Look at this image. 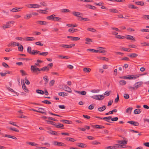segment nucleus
I'll list each match as a JSON object with an SVG mask.
<instances>
[{"label":"nucleus","instance_id":"f257e3e1","mask_svg":"<svg viewBox=\"0 0 149 149\" xmlns=\"http://www.w3.org/2000/svg\"><path fill=\"white\" fill-rule=\"evenodd\" d=\"M31 70L32 73L38 74V71H40V69L37 68L35 65H32L31 67Z\"/></svg>","mask_w":149,"mask_h":149},{"label":"nucleus","instance_id":"f03ea898","mask_svg":"<svg viewBox=\"0 0 149 149\" xmlns=\"http://www.w3.org/2000/svg\"><path fill=\"white\" fill-rule=\"evenodd\" d=\"M123 147V145L116 144L113 146H110L105 148V149H115Z\"/></svg>","mask_w":149,"mask_h":149},{"label":"nucleus","instance_id":"7ed1b4c3","mask_svg":"<svg viewBox=\"0 0 149 149\" xmlns=\"http://www.w3.org/2000/svg\"><path fill=\"white\" fill-rule=\"evenodd\" d=\"M53 144L55 146H66L65 144L64 143L56 141L53 142Z\"/></svg>","mask_w":149,"mask_h":149},{"label":"nucleus","instance_id":"20e7f679","mask_svg":"<svg viewBox=\"0 0 149 149\" xmlns=\"http://www.w3.org/2000/svg\"><path fill=\"white\" fill-rule=\"evenodd\" d=\"M41 7L40 5L37 4H30L28 5L27 7L29 8H39Z\"/></svg>","mask_w":149,"mask_h":149},{"label":"nucleus","instance_id":"39448f33","mask_svg":"<svg viewBox=\"0 0 149 149\" xmlns=\"http://www.w3.org/2000/svg\"><path fill=\"white\" fill-rule=\"evenodd\" d=\"M62 89L70 93L72 92L71 89L68 86L65 85H63L62 86Z\"/></svg>","mask_w":149,"mask_h":149},{"label":"nucleus","instance_id":"423d86ee","mask_svg":"<svg viewBox=\"0 0 149 149\" xmlns=\"http://www.w3.org/2000/svg\"><path fill=\"white\" fill-rule=\"evenodd\" d=\"M22 86L23 89L24 90L25 92L29 93V91L26 87V85L24 82V79H22Z\"/></svg>","mask_w":149,"mask_h":149},{"label":"nucleus","instance_id":"0eeeda50","mask_svg":"<svg viewBox=\"0 0 149 149\" xmlns=\"http://www.w3.org/2000/svg\"><path fill=\"white\" fill-rule=\"evenodd\" d=\"M74 44H72L70 45H66L62 44L60 45V47H62L65 48H71L73 46H75Z\"/></svg>","mask_w":149,"mask_h":149},{"label":"nucleus","instance_id":"6e6552de","mask_svg":"<svg viewBox=\"0 0 149 149\" xmlns=\"http://www.w3.org/2000/svg\"><path fill=\"white\" fill-rule=\"evenodd\" d=\"M0 135H2L3 136H4L5 137L11 138L13 139H17V138H16L15 136H11L10 135H9L8 134H5L4 136V134L3 133L1 132H0Z\"/></svg>","mask_w":149,"mask_h":149},{"label":"nucleus","instance_id":"1a4fd4ad","mask_svg":"<svg viewBox=\"0 0 149 149\" xmlns=\"http://www.w3.org/2000/svg\"><path fill=\"white\" fill-rule=\"evenodd\" d=\"M127 123L130 124L135 126H138L139 125V123L137 122L134 121H129L127 122Z\"/></svg>","mask_w":149,"mask_h":149},{"label":"nucleus","instance_id":"9d476101","mask_svg":"<svg viewBox=\"0 0 149 149\" xmlns=\"http://www.w3.org/2000/svg\"><path fill=\"white\" fill-rule=\"evenodd\" d=\"M99 52L104 53L107 52L105 48L103 47H99L98 48Z\"/></svg>","mask_w":149,"mask_h":149},{"label":"nucleus","instance_id":"9b49d317","mask_svg":"<svg viewBox=\"0 0 149 149\" xmlns=\"http://www.w3.org/2000/svg\"><path fill=\"white\" fill-rule=\"evenodd\" d=\"M142 84L143 82L142 81H139L136 83L134 84V86L135 87V88L137 89L138 88L140 87Z\"/></svg>","mask_w":149,"mask_h":149},{"label":"nucleus","instance_id":"f8f14e48","mask_svg":"<svg viewBox=\"0 0 149 149\" xmlns=\"http://www.w3.org/2000/svg\"><path fill=\"white\" fill-rule=\"evenodd\" d=\"M127 79H135L136 78L139 77V76H134L133 75H128Z\"/></svg>","mask_w":149,"mask_h":149},{"label":"nucleus","instance_id":"ddd939ff","mask_svg":"<svg viewBox=\"0 0 149 149\" xmlns=\"http://www.w3.org/2000/svg\"><path fill=\"white\" fill-rule=\"evenodd\" d=\"M23 8H15L10 10V11L13 12H16L20 11V9H22Z\"/></svg>","mask_w":149,"mask_h":149},{"label":"nucleus","instance_id":"4468645a","mask_svg":"<svg viewBox=\"0 0 149 149\" xmlns=\"http://www.w3.org/2000/svg\"><path fill=\"white\" fill-rule=\"evenodd\" d=\"M55 15H55L53 14L50 16L47 17L46 18L49 20H52L54 21V19L55 17L54 16Z\"/></svg>","mask_w":149,"mask_h":149},{"label":"nucleus","instance_id":"2eb2a0df","mask_svg":"<svg viewBox=\"0 0 149 149\" xmlns=\"http://www.w3.org/2000/svg\"><path fill=\"white\" fill-rule=\"evenodd\" d=\"M45 111H46L45 110L42 108H40L38 109V112L46 115V113L45 112Z\"/></svg>","mask_w":149,"mask_h":149},{"label":"nucleus","instance_id":"dca6fc26","mask_svg":"<svg viewBox=\"0 0 149 149\" xmlns=\"http://www.w3.org/2000/svg\"><path fill=\"white\" fill-rule=\"evenodd\" d=\"M77 146L82 148H85L86 146V145L85 144L82 143H78L77 144Z\"/></svg>","mask_w":149,"mask_h":149},{"label":"nucleus","instance_id":"f3484780","mask_svg":"<svg viewBox=\"0 0 149 149\" xmlns=\"http://www.w3.org/2000/svg\"><path fill=\"white\" fill-rule=\"evenodd\" d=\"M55 127L58 128H61V129H64V125L61 124V123H58V125H56V124H55Z\"/></svg>","mask_w":149,"mask_h":149},{"label":"nucleus","instance_id":"a211bd4d","mask_svg":"<svg viewBox=\"0 0 149 149\" xmlns=\"http://www.w3.org/2000/svg\"><path fill=\"white\" fill-rule=\"evenodd\" d=\"M49 68L48 66H45L41 68H40V71H45L46 70L48 71L49 70Z\"/></svg>","mask_w":149,"mask_h":149},{"label":"nucleus","instance_id":"6ab92c4d","mask_svg":"<svg viewBox=\"0 0 149 149\" xmlns=\"http://www.w3.org/2000/svg\"><path fill=\"white\" fill-rule=\"evenodd\" d=\"M72 14L74 16L76 17H80L81 16H79L80 15H82V13L77 12H73L72 13Z\"/></svg>","mask_w":149,"mask_h":149},{"label":"nucleus","instance_id":"aec40b11","mask_svg":"<svg viewBox=\"0 0 149 149\" xmlns=\"http://www.w3.org/2000/svg\"><path fill=\"white\" fill-rule=\"evenodd\" d=\"M127 56L130 58H135L138 56V54L136 53H131L128 55Z\"/></svg>","mask_w":149,"mask_h":149},{"label":"nucleus","instance_id":"412c9836","mask_svg":"<svg viewBox=\"0 0 149 149\" xmlns=\"http://www.w3.org/2000/svg\"><path fill=\"white\" fill-rule=\"evenodd\" d=\"M106 108V107L105 105H103L101 107H99L98 109V110L99 111H102L104 110Z\"/></svg>","mask_w":149,"mask_h":149},{"label":"nucleus","instance_id":"4be33fe9","mask_svg":"<svg viewBox=\"0 0 149 149\" xmlns=\"http://www.w3.org/2000/svg\"><path fill=\"white\" fill-rule=\"evenodd\" d=\"M49 10L48 8H45V10H39V12L40 13L42 14H47L48 12L46 11L47 10Z\"/></svg>","mask_w":149,"mask_h":149},{"label":"nucleus","instance_id":"5701e85b","mask_svg":"<svg viewBox=\"0 0 149 149\" xmlns=\"http://www.w3.org/2000/svg\"><path fill=\"white\" fill-rule=\"evenodd\" d=\"M128 7L130 8L135 9L137 10L138 9V7H136L133 5L130 4H128Z\"/></svg>","mask_w":149,"mask_h":149},{"label":"nucleus","instance_id":"b1692460","mask_svg":"<svg viewBox=\"0 0 149 149\" xmlns=\"http://www.w3.org/2000/svg\"><path fill=\"white\" fill-rule=\"evenodd\" d=\"M25 40L26 41H31L35 40V39L33 37H27L25 38Z\"/></svg>","mask_w":149,"mask_h":149},{"label":"nucleus","instance_id":"393cba45","mask_svg":"<svg viewBox=\"0 0 149 149\" xmlns=\"http://www.w3.org/2000/svg\"><path fill=\"white\" fill-rule=\"evenodd\" d=\"M111 118L112 117L111 116H109V117H106L103 118L102 119L108 122L111 123L109 121V120L111 119Z\"/></svg>","mask_w":149,"mask_h":149},{"label":"nucleus","instance_id":"a878e982","mask_svg":"<svg viewBox=\"0 0 149 149\" xmlns=\"http://www.w3.org/2000/svg\"><path fill=\"white\" fill-rule=\"evenodd\" d=\"M85 40L86 41V42H85V43L86 44H90V42H93V41H92V39L88 38H86L85 39Z\"/></svg>","mask_w":149,"mask_h":149},{"label":"nucleus","instance_id":"bb28decb","mask_svg":"<svg viewBox=\"0 0 149 149\" xmlns=\"http://www.w3.org/2000/svg\"><path fill=\"white\" fill-rule=\"evenodd\" d=\"M120 49L122 50H123L124 51L128 52H130L131 50V49L130 48H124L123 47H121L120 48Z\"/></svg>","mask_w":149,"mask_h":149},{"label":"nucleus","instance_id":"cd10ccee","mask_svg":"<svg viewBox=\"0 0 149 149\" xmlns=\"http://www.w3.org/2000/svg\"><path fill=\"white\" fill-rule=\"evenodd\" d=\"M126 39L128 40H131L135 41V38L133 36L130 35H127Z\"/></svg>","mask_w":149,"mask_h":149},{"label":"nucleus","instance_id":"c85d7f7f","mask_svg":"<svg viewBox=\"0 0 149 149\" xmlns=\"http://www.w3.org/2000/svg\"><path fill=\"white\" fill-rule=\"evenodd\" d=\"M141 111V110L139 109H135L134 111V113L135 114H138L140 113Z\"/></svg>","mask_w":149,"mask_h":149},{"label":"nucleus","instance_id":"c756f323","mask_svg":"<svg viewBox=\"0 0 149 149\" xmlns=\"http://www.w3.org/2000/svg\"><path fill=\"white\" fill-rule=\"evenodd\" d=\"M60 121L61 122H63L65 123L66 124H71L72 123V121L70 120H60Z\"/></svg>","mask_w":149,"mask_h":149},{"label":"nucleus","instance_id":"7c9ffc66","mask_svg":"<svg viewBox=\"0 0 149 149\" xmlns=\"http://www.w3.org/2000/svg\"><path fill=\"white\" fill-rule=\"evenodd\" d=\"M135 3L137 5H139L141 6H143L144 4V2L141 1L136 2H135Z\"/></svg>","mask_w":149,"mask_h":149},{"label":"nucleus","instance_id":"2f4dec72","mask_svg":"<svg viewBox=\"0 0 149 149\" xmlns=\"http://www.w3.org/2000/svg\"><path fill=\"white\" fill-rule=\"evenodd\" d=\"M58 95L59 96L64 97L67 96L68 94L64 92H60L58 93Z\"/></svg>","mask_w":149,"mask_h":149},{"label":"nucleus","instance_id":"473e14b6","mask_svg":"<svg viewBox=\"0 0 149 149\" xmlns=\"http://www.w3.org/2000/svg\"><path fill=\"white\" fill-rule=\"evenodd\" d=\"M133 108L132 107H129L127 108L126 110V112L129 114L131 113Z\"/></svg>","mask_w":149,"mask_h":149},{"label":"nucleus","instance_id":"72a5a7b5","mask_svg":"<svg viewBox=\"0 0 149 149\" xmlns=\"http://www.w3.org/2000/svg\"><path fill=\"white\" fill-rule=\"evenodd\" d=\"M117 110L116 109H114L113 110H112L111 111H109V112L106 113L105 114L106 115H108L109 114H113V112H117Z\"/></svg>","mask_w":149,"mask_h":149},{"label":"nucleus","instance_id":"f704fd0d","mask_svg":"<svg viewBox=\"0 0 149 149\" xmlns=\"http://www.w3.org/2000/svg\"><path fill=\"white\" fill-rule=\"evenodd\" d=\"M11 26L9 25H8V24H7V22L5 24H4L2 26V28L3 29H6L8 28H10Z\"/></svg>","mask_w":149,"mask_h":149},{"label":"nucleus","instance_id":"c9c22d12","mask_svg":"<svg viewBox=\"0 0 149 149\" xmlns=\"http://www.w3.org/2000/svg\"><path fill=\"white\" fill-rule=\"evenodd\" d=\"M118 143H119L122 144L123 146L124 144H126L127 143V141L125 140L123 141H118ZM123 148H124L123 147Z\"/></svg>","mask_w":149,"mask_h":149},{"label":"nucleus","instance_id":"e433bc0d","mask_svg":"<svg viewBox=\"0 0 149 149\" xmlns=\"http://www.w3.org/2000/svg\"><path fill=\"white\" fill-rule=\"evenodd\" d=\"M78 31V29H70L68 30V31L69 32L72 33H73L75 32H77Z\"/></svg>","mask_w":149,"mask_h":149},{"label":"nucleus","instance_id":"4c0bfd02","mask_svg":"<svg viewBox=\"0 0 149 149\" xmlns=\"http://www.w3.org/2000/svg\"><path fill=\"white\" fill-rule=\"evenodd\" d=\"M91 97L94 99H95L96 100H101V99H102L101 98H99V95H98L92 96H91Z\"/></svg>","mask_w":149,"mask_h":149},{"label":"nucleus","instance_id":"58836bf2","mask_svg":"<svg viewBox=\"0 0 149 149\" xmlns=\"http://www.w3.org/2000/svg\"><path fill=\"white\" fill-rule=\"evenodd\" d=\"M40 52L38 51H37L36 50H33V52L32 53V54L33 55H35L36 54H39Z\"/></svg>","mask_w":149,"mask_h":149},{"label":"nucleus","instance_id":"ea45409f","mask_svg":"<svg viewBox=\"0 0 149 149\" xmlns=\"http://www.w3.org/2000/svg\"><path fill=\"white\" fill-rule=\"evenodd\" d=\"M76 92L82 95H85L86 94V91H76Z\"/></svg>","mask_w":149,"mask_h":149},{"label":"nucleus","instance_id":"a19ab883","mask_svg":"<svg viewBox=\"0 0 149 149\" xmlns=\"http://www.w3.org/2000/svg\"><path fill=\"white\" fill-rule=\"evenodd\" d=\"M95 128L99 129H102L105 128L104 126L101 125H95Z\"/></svg>","mask_w":149,"mask_h":149},{"label":"nucleus","instance_id":"79ce46f5","mask_svg":"<svg viewBox=\"0 0 149 149\" xmlns=\"http://www.w3.org/2000/svg\"><path fill=\"white\" fill-rule=\"evenodd\" d=\"M37 23L41 25H45L47 24V22L44 21H38L37 22Z\"/></svg>","mask_w":149,"mask_h":149},{"label":"nucleus","instance_id":"37998d69","mask_svg":"<svg viewBox=\"0 0 149 149\" xmlns=\"http://www.w3.org/2000/svg\"><path fill=\"white\" fill-rule=\"evenodd\" d=\"M83 71L85 72H89L91 71V69L89 68H85L83 69Z\"/></svg>","mask_w":149,"mask_h":149},{"label":"nucleus","instance_id":"c03bdc74","mask_svg":"<svg viewBox=\"0 0 149 149\" xmlns=\"http://www.w3.org/2000/svg\"><path fill=\"white\" fill-rule=\"evenodd\" d=\"M46 121L47 122V123L48 124H50L54 126L55 125L56 123L52 121L47 120H46Z\"/></svg>","mask_w":149,"mask_h":149},{"label":"nucleus","instance_id":"a18cd8bd","mask_svg":"<svg viewBox=\"0 0 149 149\" xmlns=\"http://www.w3.org/2000/svg\"><path fill=\"white\" fill-rule=\"evenodd\" d=\"M32 17L31 14L26 15L24 17V18L26 19H28Z\"/></svg>","mask_w":149,"mask_h":149},{"label":"nucleus","instance_id":"49530a36","mask_svg":"<svg viewBox=\"0 0 149 149\" xmlns=\"http://www.w3.org/2000/svg\"><path fill=\"white\" fill-rule=\"evenodd\" d=\"M27 52L29 54H32V53L33 52V50L31 51V48L30 47H28L27 49Z\"/></svg>","mask_w":149,"mask_h":149},{"label":"nucleus","instance_id":"de8ad7c7","mask_svg":"<svg viewBox=\"0 0 149 149\" xmlns=\"http://www.w3.org/2000/svg\"><path fill=\"white\" fill-rule=\"evenodd\" d=\"M50 134H52V135H58V133L57 132H56L55 131H53L51 130L49 132H48Z\"/></svg>","mask_w":149,"mask_h":149},{"label":"nucleus","instance_id":"09e8293b","mask_svg":"<svg viewBox=\"0 0 149 149\" xmlns=\"http://www.w3.org/2000/svg\"><path fill=\"white\" fill-rule=\"evenodd\" d=\"M120 84L121 85H125L126 83V81L124 80H120L119 81Z\"/></svg>","mask_w":149,"mask_h":149},{"label":"nucleus","instance_id":"8fccbe9b","mask_svg":"<svg viewBox=\"0 0 149 149\" xmlns=\"http://www.w3.org/2000/svg\"><path fill=\"white\" fill-rule=\"evenodd\" d=\"M36 92L37 93L41 94H43L44 93V92L43 91L39 89L37 90Z\"/></svg>","mask_w":149,"mask_h":149},{"label":"nucleus","instance_id":"3c124183","mask_svg":"<svg viewBox=\"0 0 149 149\" xmlns=\"http://www.w3.org/2000/svg\"><path fill=\"white\" fill-rule=\"evenodd\" d=\"M87 30L90 31H91L93 32H95L96 31V30L93 28H88L87 29Z\"/></svg>","mask_w":149,"mask_h":149},{"label":"nucleus","instance_id":"603ef678","mask_svg":"<svg viewBox=\"0 0 149 149\" xmlns=\"http://www.w3.org/2000/svg\"><path fill=\"white\" fill-rule=\"evenodd\" d=\"M48 54L47 52H43L42 53H40L39 55H42L44 56H46Z\"/></svg>","mask_w":149,"mask_h":149},{"label":"nucleus","instance_id":"864d4df0","mask_svg":"<svg viewBox=\"0 0 149 149\" xmlns=\"http://www.w3.org/2000/svg\"><path fill=\"white\" fill-rule=\"evenodd\" d=\"M87 7L88 8L90 9H94L96 8V7H95L90 5H87Z\"/></svg>","mask_w":149,"mask_h":149},{"label":"nucleus","instance_id":"5fc2aeb1","mask_svg":"<svg viewBox=\"0 0 149 149\" xmlns=\"http://www.w3.org/2000/svg\"><path fill=\"white\" fill-rule=\"evenodd\" d=\"M47 77L46 76L43 77V79L45 81V84H47L48 82L49 79H47Z\"/></svg>","mask_w":149,"mask_h":149},{"label":"nucleus","instance_id":"6e6d98bb","mask_svg":"<svg viewBox=\"0 0 149 149\" xmlns=\"http://www.w3.org/2000/svg\"><path fill=\"white\" fill-rule=\"evenodd\" d=\"M42 103L47 104H51V103L48 100H44L42 101Z\"/></svg>","mask_w":149,"mask_h":149},{"label":"nucleus","instance_id":"4d7b16f0","mask_svg":"<svg viewBox=\"0 0 149 149\" xmlns=\"http://www.w3.org/2000/svg\"><path fill=\"white\" fill-rule=\"evenodd\" d=\"M109 12L114 13H118V10L116 9H110L109 10Z\"/></svg>","mask_w":149,"mask_h":149},{"label":"nucleus","instance_id":"13d9d810","mask_svg":"<svg viewBox=\"0 0 149 149\" xmlns=\"http://www.w3.org/2000/svg\"><path fill=\"white\" fill-rule=\"evenodd\" d=\"M141 44L143 46H149V43H147L145 42L141 43Z\"/></svg>","mask_w":149,"mask_h":149},{"label":"nucleus","instance_id":"bf43d9fd","mask_svg":"<svg viewBox=\"0 0 149 149\" xmlns=\"http://www.w3.org/2000/svg\"><path fill=\"white\" fill-rule=\"evenodd\" d=\"M40 4L44 6H47V4L45 1H42L40 2Z\"/></svg>","mask_w":149,"mask_h":149},{"label":"nucleus","instance_id":"052dcab7","mask_svg":"<svg viewBox=\"0 0 149 149\" xmlns=\"http://www.w3.org/2000/svg\"><path fill=\"white\" fill-rule=\"evenodd\" d=\"M25 82L27 85H29L30 84V82L28 80L27 77L25 78Z\"/></svg>","mask_w":149,"mask_h":149},{"label":"nucleus","instance_id":"680f3d73","mask_svg":"<svg viewBox=\"0 0 149 149\" xmlns=\"http://www.w3.org/2000/svg\"><path fill=\"white\" fill-rule=\"evenodd\" d=\"M23 47L22 45H20L18 48V50L19 51L22 52L23 51Z\"/></svg>","mask_w":149,"mask_h":149},{"label":"nucleus","instance_id":"e2e57ef3","mask_svg":"<svg viewBox=\"0 0 149 149\" xmlns=\"http://www.w3.org/2000/svg\"><path fill=\"white\" fill-rule=\"evenodd\" d=\"M10 129L11 130L13 131L16 132H19V131L18 130L14 127H10Z\"/></svg>","mask_w":149,"mask_h":149},{"label":"nucleus","instance_id":"0e129e2a","mask_svg":"<svg viewBox=\"0 0 149 149\" xmlns=\"http://www.w3.org/2000/svg\"><path fill=\"white\" fill-rule=\"evenodd\" d=\"M28 144L33 146H36L38 145L37 144L35 143L34 142H29L28 143Z\"/></svg>","mask_w":149,"mask_h":149},{"label":"nucleus","instance_id":"69168bd1","mask_svg":"<svg viewBox=\"0 0 149 149\" xmlns=\"http://www.w3.org/2000/svg\"><path fill=\"white\" fill-rule=\"evenodd\" d=\"M91 144L93 145H98L100 144V143L99 142H97L96 141H93L92 142Z\"/></svg>","mask_w":149,"mask_h":149},{"label":"nucleus","instance_id":"338daca9","mask_svg":"<svg viewBox=\"0 0 149 149\" xmlns=\"http://www.w3.org/2000/svg\"><path fill=\"white\" fill-rule=\"evenodd\" d=\"M62 11L63 13L70 12V10L68 9H63L61 10Z\"/></svg>","mask_w":149,"mask_h":149},{"label":"nucleus","instance_id":"774afa93","mask_svg":"<svg viewBox=\"0 0 149 149\" xmlns=\"http://www.w3.org/2000/svg\"><path fill=\"white\" fill-rule=\"evenodd\" d=\"M20 72L22 73V76H24L27 74L26 72H25L23 70H20Z\"/></svg>","mask_w":149,"mask_h":149}]
</instances>
